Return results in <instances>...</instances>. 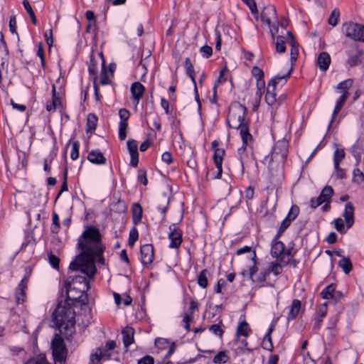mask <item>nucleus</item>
I'll list each match as a JSON object with an SVG mask.
<instances>
[{
	"label": "nucleus",
	"instance_id": "4468645a",
	"mask_svg": "<svg viewBox=\"0 0 364 364\" xmlns=\"http://www.w3.org/2000/svg\"><path fill=\"white\" fill-rule=\"evenodd\" d=\"M263 23L270 26L271 23L277 20V11L274 6L269 5L264 8L261 14Z\"/></svg>",
	"mask_w": 364,
	"mask_h": 364
},
{
	"label": "nucleus",
	"instance_id": "393cba45",
	"mask_svg": "<svg viewBox=\"0 0 364 364\" xmlns=\"http://www.w3.org/2000/svg\"><path fill=\"white\" fill-rule=\"evenodd\" d=\"M301 301L299 299H294L287 314V319L293 320L296 318L301 309Z\"/></svg>",
	"mask_w": 364,
	"mask_h": 364
},
{
	"label": "nucleus",
	"instance_id": "f257e3e1",
	"mask_svg": "<svg viewBox=\"0 0 364 364\" xmlns=\"http://www.w3.org/2000/svg\"><path fill=\"white\" fill-rule=\"evenodd\" d=\"M77 245L81 252L70 264L69 268L73 271H79L93 279L97 272L95 262L105 264V247L99 230L95 226H88L79 238Z\"/></svg>",
	"mask_w": 364,
	"mask_h": 364
},
{
	"label": "nucleus",
	"instance_id": "0e129e2a",
	"mask_svg": "<svg viewBox=\"0 0 364 364\" xmlns=\"http://www.w3.org/2000/svg\"><path fill=\"white\" fill-rule=\"evenodd\" d=\"M327 313V303H323L318 306V311L316 313L317 316L324 318Z\"/></svg>",
	"mask_w": 364,
	"mask_h": 364
},
{
	"label": "nucleus",
	"instance_id": "6e6552de",
	"mask_svg": "<svg viewBox=\"0 0 364 364\" xmlns=\"http://www.w3.org/2000/svg\"><path fill=\"white\" fill-rule=\"evenodd\" d=\"M170 232L168 239L171 242L168 245L170 248H178L182 243V231L176 227V224H171L169 226Z\"/></svg>",
	"mask_w": 364,
	"mask_h": 364
},
{
	"label": "nucleus",
	"instance_id": "6ab92c4d",
	"mask_svg": "<svg viewBox=\"0 0 364 364\" xmlns=\"http://www.w3.org/2000/svg\"><path fill=\"white\" fill-rule=\"evenodd\" d=\"M279 237L275 236L274 239L272 242V247H271V255L273 257L278 258L279 257L283 255L285 250L284 244L278 240Z\"/></svg>",
	"mask_w": 364,
	"mask_h": 364
},
{
	"label": "nucleus",
	"instance_id": "603ef678",
	"mask_svg": "<svg viewBox=\"0 0 364 364\" xmlns=\"http://www.w3.org/2000/svg\"><path fill=\"white\" fill-rule=\"evenodd\" d=\"M226 361H227V355H226L225 353L223 351H220L219 353H218L213 358V362H214V363H216V364L225 363H226Z\"/></svg>",
	"mask_w": 364,
	"mask_h": 364
},
{
	"label": "nucleus",
	"instance_id": "5701e85b",
	"mask_svg": "<svg viewBox=\"0 0 364 364\" xmlns=\"http://www.w3.org/2000/svg\"><path fill=\"white\" fill-rule=\"evenodd\" d=\"M87 159L95 164H104L106 162V159L103 154L99 150H92L89 152Z\"/></svg>",
	"mask_w": 364,
	"mask_h": 364
},
{
	"label": "nucleus",
	"instance_id": "79ce46f5",
	"mask_svg": "<svg viewBox=\"0 0 364 364\" xmlns=\"http://www.w3.org/2000/svg\"><path fill=\"white\" fill-rule=\"evenodd\" d=\"M139 238V233L136 228H133L129 235V245L133 247Z\"/></svg>",
	"mask_w": 364,
	"mask_h": 364
},
{
	"label": "nucleus",
	"instance_id": "9d476101",
	"mask_svg": "<svg viewBox=\"0 0 364 364\" xmlns=\"http://www.w3.org/2000/svg\"><path fill=\"white\" fill-rule=\"evenodd\" d=\"M119 116L121 119L119 124V139L123 141L127 137V129L128 127L127 121L129 118L130 113L127 109H120Z\"/></svg>",
	"mask_w": 364,
	"mask_h": 364
},
{
	"label": "nucleus",
	"instance_id": "f03ea898",
	"mask_svg": "<svg viewBox=\"0 0 364 364\" xmlns=\"http://www.w3.org/2000/svg\"><path fill=\"white\" fill-rule=\"evenodd\" d=\"M66 289L67 298L72 302L77 301L82 304H86L87 298L85 293L90 288L87 279L81 275H73L68 277L64 282Z\"/></svg>",
	"mask_w": 364,
	"mask_h": 364
},
{
	"label": "nucleus",
	"instance_id": "bf43d9fd",
	"mask_svg": "<svg viewBox=\"0 0 364 364\" xmlns=\"http://www.w3.org/2000/svg\"><path fill=\"white\" fill-rule=\"evenodd\" d=\"M36 55L40 58L41 66L43 68H44L45 65H46V62H45V56H44V50H43V46L41 43L38 44V50H37Z\"/></svg>",
	"mask_w": 364,
	"mask_h": 364
},
{
	"label": "nucleus",
	"instance_id": "4c0bfd02",
	"mask_svg": "<svg viewBox=\"0 0 364 364\" xmlns=\"http://www.w3.org/2000/svg\"><path fill=\"white\" fill-rule=\"evenodd\" d=\"M345 157V152L343 149H336L333 154V164L334 168H338L340 163L343 161Z\"/></svg>",
	"mask_w": 364,
	"mask_h": 364
},
{
	"label": "nucleus",
	"instance_id": "423d86ee",
	"mask_svg": "<svg viewBox=\"0 0 364 364\" xmlns=\"http://www.w3.org/2000/svg\"><path fill=\"white\" fill-rule=\"evenodd\" d=\"M51 350L54 363L65 364L67 355V349L61 336L55 334L51 341Z\"/></svg>",
	"mask_w": 364,
	"mask_h": 364
},
{
	"label": "nucleus",
	"instance_id": "4be33fe9",
	"mask_svg": "<svg viewBox=\"0 0 364 364\" xmlns=\"http://www.w3.org/2000/svg\"><path fill=\"white\" fill-rule=\"evenodd\" d=\"M331 64V57L327 52H322L317 58V65L321 71H326Z\"/></svg>",
	"mask_w": 364,
	"mask_h": 364
},
{
	"label": "nucleus",
	"instance_id": "f3484780",
	"mask_svg": "<svg viewBox=\"0 0 364 364\" xmlns=\"http://www.w3.org/2000/svg\"><path fill=\"white\" fill-rule=\"evenodd\" d=\"M28 279L24 277L18 284L15 293L16 303L23 304L26 300V290L27 289Z\"/></svg>",
	"mask_w": 364,
	"mask_h": 364
},
{
	"label": "nucleus",
	"instance_id": "0eeeda50",
	"mask_svg": "<svg viewBox=\"0 0 364 364\" xmlns=\"http://www.w3.org/2000/svg\"><path fill=\"white\" fill-rule=\"evenodd\" d=\"M343 31L346 37L355 41L364 43L363 25L353 22H348L343 25Z\"/></svg>",
	"mask_w": 364,
	"mask_h": 364
},
{
	"label": "nucleus",
	"instance_id": "ea45409f",
	"mask_svg": "<svg viewBox=\"0 0 364 364\" xmlns=\"http://www.w3.org/2000/svg\"><path fill=\"white\" fill-rule=\"evenodd\" d=\"M185 65H186V68L187 75L191 77L193 82L196 85L194 69H193L192 63L191 61V59L189 58H186Z\"/></svg>",
	"mask_w": 364,
	"mask_h": 364
},
{
	"label": "nucleus",
	"instance_id": "8fccbe9b",
	"mask_svg": "<svg viewBox=\"0 0 364 364\" xmlns=\"http://www.w3.org/2000/svg\"><path fill=\"white\" fill-rule=\"evenodd\" d=\"M340 16V13L337 9H334L330 17L328 18V22L330 25L336 26L338 23V20Z\"/></svg>",
	"mask_w": 364,
	"mask_h": 364
},
{
	"label": "nucleus",
	"instance_id": "b1692460",
	"mask_svg": "<svg viewBox=\"0 0 364 364\" xmlns=\"http://www.w3.org/2000/svg\"><path fill=\"white\" fill-rule=\"evenodd\" d=\"M134 331L132 327L127 326L122 331V341L126 348H128L134 342Z\"/></svg>",
	"mask_w": 364,
	"mask_h": 364
},
{
	"label": "nucleus",
	"instance_id": "c9c22d12",
	"mask_svg": "<svg viewBox=\"0 0 364 364\" xmlns=\"http://www.w3.org/2000/svg\"><path fill=\"white\" fill-rule=\"evenodd\" d=\"M338 266L342 268L346 274H348L352 270V263L349 258L343 257L338 262Z\"/></svg>",
	"mask_w": 364,
	"mask_h": 364
},
{
	"label": "nucleus",
	"instance_id": "69168bd1",
	"mask_svg": "<svg viewBox=\"0 0 364 364\" xmlns=\"http://www.w3.org/2000/svg\"><path fill=\"white\" fill-rule=\"evenodd\" d=\"M257 91L256 94L260 98L262 95V90L264 89V78L257 80Z\"/></svg>",
	"mask_w": 364,
	"mask_h": 364
},
{
	"label": "nucleus",
	"instance_id": "6e6d98bb",
	"mask_svg": "<svg viewBox=\"0 0 364 364\" xmlns=\"http://www.w3.org/2000/svg\"><path fill=\"white\" fill-rule=\"evenodd\" d=\"M291 223V222L290 221V220L284 218L279 228V230L277 234V237H279L282 235V234L289 228Z\"/></svg>",
	"mask_w": 364,
	"mask_h": 364
},
{
	"label": "nucleus",
	"instance_id": "f704fd0d",
	"mask_svg": "<svg viewBox=\"0 0 364 364\" xmlns=\"http://www.w3.org/2000/svg\"><path fill=\"white\" fill-rule=\"evenodd\" d=\"M7 60V51L6 49L5 43L4 41L2 35L0 33V64L4 68V65Z\"/></svg>",
	"mask_w": 364,
	"mask_h": 364
},
{
	"label": "nucleus",
	"instance_id": "a878e982",
	"mask_svg": "<svg viewBox=\"0 0 364 364\" xmlns=\"http://www.w3.org/2000/svg\"><path fill=\"white\" fill-rule=\"evenodd\" d=\"M110 358V355H107L105 353H102L100 348H97L94 353H92L90 358V364H101V360Z\"/></svg>",
	"mask_w": 364,
	"mask_h": 364
},
{
	"label": "nucleus",
	"instance_id": "1a4fd4ad",
	"mask_svg": "<svg viewBox=\"0 0 364 364\" xmlns=\"http://www.w3.org/2000/svg\"><path fill=\"white\" fill-rule=\"evenodd\" d=\"M347 63L350 67L360 65L363 60V51L357 46H353L347 51Z\"/></svg>",
	"mask_w": 364,
	"mask_h": 364
},
{
	"label": "nucleus",
	"instance_id": "39448f33",
	"mask_svg": "<svg viewBox=\"0 0 364 364\" xmlns=\"http://www.w3.org/2000/svg\"><path fill=\"white\" fill-rule=\"evenodd\" d=\"M291 72L292 68H290L286 75H276L268 82L265 96V100L268 105L272 106L277 103V95L275 92L276 86L280 82H282V85L284 84L287 79L291 76Z\"/></svg>",
	"mask_w": 364,
	"mask_h": 364
},
{
	"label": "nucleus",
	"instance_id": "c03bdc74",
	"mask_svg": "<svg viewBox=\"0 0 364 364\" xmlns=\"http://www.w3.org/2000/svg\"><path fill=\"white\" fill-rule=\"evenodd\" d=\"M353 181L358 183H360L364 181V173L359 168H355L353 170Z\"/></svg>",
	"mask_w": 364,
	"mask_h": 364
},
{
	"label": "nucleus",
	"instance_id": "a211bd4d",
	"mask_svg": "<svg viewBox=\"0 0 364 364\" xmlns=\"http://www.w3.org/2000/svg\"><path fill=\"white\" fill-rule=\"evenodd\" d=\"M225 154V150L223 149H215L214 151L213 160L216 168H218V173L215 176L216 178H220L222 176L223 172V160Z\"/></svg>",
	"mask_w": 364,
	"mask_h": 364
},
{
	"label": "nucleus",
	"instance_id": "774afa93",
	"mask_svg": "<svg viewBox=\"0 0 364 364\" xmlns=\"http://www.w3.org/2000/svg\"><path fill=\"white\" fill-rule=\"evenodd\" d=\"M137 364H154V359L151 355H145L138 360Z\"/></svg>",
	"mask_w": 364,
	"mask_h": 364
},
{
	"label": "nucleus",
	"instance_id": "aec40b11",
	"mask_svg": "<svg viewBox=\"0 0 364 364\" xmlns=\"http://www.w3.org/2000/svg\"><path fill=\"white\" fill-rule=\"evenodd\" d=\"M61 106V100L59 93L56 92L55 85L52 86V101L46 105V110L48 112H55V109Z\"/></svg>",
	"mask_w": 364,
	"mask_h": 364
},
{
	"label": "nucleus",
	"instance_id": "3c124183",
	"mask_svg": "<svg viewBox=\"0 0 364 364\" xmlns=\"http://www.w3.org/2000/svg\"><path fill=\"white\" fill-rule=\"evenodd\" d=\"M127 149L129 152V154H138V146L137 143L134 139H129L127 142Z\"/></svg>",
	"mask_w": 364,
	"mask_h": 364
},
{
	"label": "nucleus",
	"instance_id": "f8f14e48",
	"mask_svg": "<svg viewBox=\"0 0 364 364\" xmlns=\"http://www.w3.org/2000/svg\"><path fill=\"white\" fill-rule=\"evenodd\" d=\"M141 262L144 265H150L154 260V247L151 244H146L140 250Z\"/></svg>",
	"mask_w": 364,
	"mask_h": 364
},
{
	"label": "nucleus",
	"instance_id": "7c9ffc66",
	"mask_svg": "<svg viewBox=\"0 0 364 364\" xmlns=\"http://www.w3.org/2000/svg\"><path fill=\"white\" fill-rule=\"evenodd\" d=\"M209 271L206 269H203L198 275L197 282L198 284L202 288H206L208 284V277L209 276Z\"/></svg>",
	"mask_w": 364,
	"mask_h": 364
},
{
	"label": "nucleus",
	"instance_id": "c85d7f7f",
	"mask_svg": "<svg viewBox=\"0 0 364 364\" xmlns=\"http://www.w3.org/2000/svg\"><path fill=\"white\" fill-rule=\"evenodd\" d=\"M133 222L139 223L142 218V208L139 203H134L132 208Z\"/></svg>",
	"mask_w": 364,
	"mask_h": 364
},
{
	"label": "nucleus",
	"instance_id": "5fc2aeb1",
	"mask_svg": "<svg viewBox=\"0 0 364 364\" xmlns=\"http://www.w3.org/2000/svg\"><path fill=\"white\" fill-rule=\"evenodd\" d=\"M269 275L268 269H262L256 274L254 282H262L266 280L267 277Z\"/></svg>",
	"mask_w": 364,
	"mask_h": 364
},
{
	"label": "nucleus",
	"instance_id": "338daca9",
	"mask_svg": "<svg viewBox=\"0 0 364 364\" xmlns=\"http://www.w3.org/2000/svg\"><path fill=\"white\" fill-rule=\"evenodd\" d=\"M252 75L257 79H263L264 78V73L263 71L258 67L255 66L252 70Z\"/></svg>",
	"mask_w": 364,
	"mask_h": 364
},
{
	"label": "nucleus",
	"instance_id": "a19ab883",
	"mask_svg": "<svg viewBox=\"0 0 364 364\" xmlns=\"http://www.w3.org/2000/svg\"><path fill=\"white\" fill-rule=\"evenodd\" d=\"M52 226L50 228L51 232L53 233H58L60 230V225H59V217L58 215L55 213H53L52 215Z\"/></svg>",
	"mask_w": 364,
	"mask_h": 364
},
{
	"label": "nucleus",
	"instance_id": "20e7f679",
	"mask_svg": "<svg viewBox=\"0 0 364 364\" xmlns=\"http://www.w3.org/2000/svg\"><path fill=\"white\" fill-rule=\"evenodd\" d=\"M246 112L247 109L244 105L240 103L232 105L227 119L229 127L232 129H238L243 124H246L245 122Z\"/></svg>",
	"mask_w": 364,
	"mask_h": 364
},
{
	"label": "nucleus",
	"instance_id": "412c9836",
	"mask_svg": "<svg viewBox=\"0 0 364 364\" xmlns=\"http://www.w3.org/2000/svg\"><path fill=\"white\" fill-rule=\"evenodd\" d=\"M343 217L345 218L347 228H351L354 223V207L351 203H346Z\"/></svg>",
	"mask_w": 364,
	"mask_h": 364
},
{
	"label": "nucleus",
	"instance_id": "de8ad7c7",
	"mask_svg": "<svg viewBox=\"0 0 364 364\" xmlns=\"http://www.w3.org/2000/svg\"><path fill=\"white\" fill-rule=\"evenodd\" d=\"M299 213V207L296 205H294L290 208L289 213L285 218L289 219V220H290L291 222H292L298 216Z\"/></svg>",
	"mask_w": 364,
	"mask_h": 364
},
{
	"label": "nucleus",
	"instance_id": "2eb2a0df",
	"mask_svg": "<svg viewBox=\"0 0 364 364\" xmlns=\"http://www.w3.org/2000/svg\"><path fill=\"white\" fill-rule=\"evenodd\" d=\"M130 91L133 97V100L136 106L138 105L140 100L144 96L145 87L139 82H135L132 84Z\"/></svg>",
	"mask_w": 364,
	"mask_h": 364
},
{
	"label": "nucleus",
	"instance_id": "864d4df0",
	"mask_svg": "<svg viewBox=\"0 0 364 364\" xmlns=\"http://www.w3.org/2000/svg\"><path fill=\"white\" fill-rule=\"evenodd\" d=\"M269 274L273 273L278 275L281 273V266L278 263L271 262L267 268Z\"/></svg>",
	"mask_w": 364,
	"mask_h": 364
},
{
	"label": "nucleus",
	"instance_id": "13d9d810",
	"mask_svg": "<svg viewBox=\"0 0 364 364\" xmlns=\"http://www.w3.org/2000/svg\"><path fill=\"white\" fill-rule=\"evenodd\" d=\"M250 9L252 14H257V4L255 0H242Z\"/></svg>",
	"mask_w": 364,
	"mask_h": 364
},
{
	"label": "nucleus",
	"instance_id": "bb28decb",
	"mask_svg": "<svg viewBox=\"0 0 364 364\" xmlns=\"http://www.w3.org/2000/svg\"><path fill=\"white\" fill-rule=\"evenodd\" d=\"M240 129V134L244 144H249L252 141V136L250 133V129L247 124H243L241 127H238Z\"/></svg>",
	"mask_w": 364,
	"mask_h": 364
},
{
	"label": "nucleus",
	"instance_id": "9b49d317",
	"mask_svg": "<svg viewBox=\"0 0 364 364\" xmlns=\"http://www.w3.org/2000/svg\"><path fill=\"white\" fill-rule=\"evenodd\" d=\"M288 142L287 141H279L275 145L272 154V159L281 160L284 161L287 157Z\"/></svg>",
	"mask_w": 364,
	"mask_h": 364
},
{
	"label": "nucleus",
	"instance_id": "58836bf2",
	"mask_svg": "<svg viewBox=\"0 0 364 364\" xmlns=\"http://www.w3.org/2000/svg\"><path fill=\"white\" fill-rule=\"evenodd\" d=\"M333 193V188L331 186H327L322 190L318 198L321 200H323V203L329 202Z\"/></svg>",
	"mask_w": 364,
	"mask_h": 364
},
{
	"label": "nucleus",
	"instance_id": "e2e57ef3",
	"mask_svg": "<svg viewBox=\"0 0 364 364\" xmlns=\"http://www.w3.org/2000/svg\"><path fill=\"white\" fill-rule=\"evenodd\" d=\"M334 226L336 230L339 232H345L343 220L341 218H337L334 220Z\"/></svg>",
	"mask_w": 364,
	"mask_h": 364
},
{
	"label": "nucleus",
	"instance_id": "473e14b6",
	"mask_svg": "<svg viewBox=\"0 0 364 364\" xmlns=\"http://www.w3.org/2000/svg\"><path fill=\"white\" fill-rule=\"evenodd\" d=\"M250 328L246 321H241L237 328V336L247 337L249 336Z\"/></svg>",
	"mask_w": 364,
	"mask_h": 364
},
{
	"label": "nucleus",
	"instance_id": "e433bc0d",
	"mask_svg": "<svg viewBox=\"0 0 364 364\" xmlns=\"http://www.w3.org/2000/svg\"><path fill=\"white\" fill-rule=\"evenodd\" d=\"M336 284H331L328 285L325 289H323L321 292V296L323 299L330 300L333 294L334 290L336 289Z\"/></svg>",
	"mask_w": 364,
	"mask_h": 364
},
{
	"label": "nucleus",
	"instance_id": "680f3d73",
	"mask_svg": "<svg viewBox=\"0 0 364 364\" xmlns=\"http://www.w3.org/2000/svg\"><path fill=\"white\" fill-rule=\"evenodd\" d=\"M200 51L202 55L206 58H208L211 56L213 53V49L209 46H203L200 48Z\"/></svg>",
	"mask_w": 364,
	"mask_h": 364
},
{
	"label": "nucleus",
	"instance_id": "052dcab7",
	"mask_svg": "<svg viewBox=\"0 0 364 364\" xmlns=\"http://www.w3.org/2000/svg\"><path fill=\"white\" fill-rule=\"evenodd\" d=\"M209 330L213 332L214 334L222 336L223 333V331L221 329V326L220 323L213 324L210 326Z\"/></svg>",
	"mask_w": 364,
	"mask_h": 364
},
{
	"label": "nucleus",
	"instance_id": "ddd939ff",
	"mask_svg": "<svg viewBox=\"0 0 364 364\" xmlns=\"http://www.w3.org/2000/svg\"><path fill=\"white\" fill-rule=\"evenodd\" d=\"M287 43L291 46L290 60L291 66L296 61L299 55V43L296 41L291 32H287ZM291 68L293 69L292 67Z\"/></svg>",
	"mask_w": 364,
	"mask_h": 364
},
{
	"label": "nucleus",
	"instance_id": "a18cd8bd",
	"mask_svg": "<svg viewBox=\"0 0 364 364\" xmlns=\"http://www.w3.org/2000/svg\"><path fill=\"white\" fill-rule=\"evenodd\" d=\"M24 364H50L48 363L45 356H38L35 358H31L28 360Z\"/></svg>",
	"mask_w": 364,
	"mask_h": 364
},
{
	"label": "nucleus",
	"instance_id": "37998d69",
	"mask_svg": "<svg viewBox=\"0 0 364 364\" xmlns=\"http://www.w3.org/2000/svg\"><path fill=\"white\" fill-rule=\"evenodd\" d=\"M353 81L350 79L344 80L341 82H340L337 88L341 91H343V93H348V89L352 86Z\"/></svg>",
	"mask_w": 364,
	"mask_h": 364
},
{
	"label": "nucleus",
	"instance_id": "cd10ccee",
	"mask_svg": "<svg viewBox=\"0 0 364 364\" xmlns=\"http://www.w3.org/2000/svg\"><path fill=\"white\" fill-rule=\"evenodd\" d=\"M251 262L252 264L249 268L250 279L254 282L256 274L258 273V268L257 267V255L255 252H251Z\"/></svg>",
	"mask_w": 364,
	"mask_h": 364
},
{
	"label": "nucleus",
	"instance_id": "dca6fc26",
	"mask_svg": "<svg viewBox=\"0 0 364 364\" xmlns=\"http://www.w3.org/2000/svg\"><path fill=\"white\" fill-rule=\"evenodd\" d=\"M155 345L159 349L168 348V351L165 355V358H168L176 349V345L173 342L171 343L167 339L163 338H159L155 340Z\"/></svg>",
	"mask_w": 364,
	"mask_h": 364
},
{
	"label": "nucleus",
	"instance_id": "7ed1b4c3",
	"mask_svg": "<svg viewBox=\"0 0 364 364\" xmlns=\"http://www.w3.org/2000/svg\"><path fill=\"white\" fill-rule=\"evenodd\" d=\"M73 304V302L67 298L64 301H59L53 313V320L59 329L69 330L74 328L75 320Z\"/></svg>",
	"mask_w": 364,
	"mask_h": 364
},
{
	"label": "nucleus",
	"instance_id": "72a5a7b5",
	"mask_svg": "<svg viewBox=\"0 0 364 364\" xmlns=\"http://www.w3.org/2000/svg\"><path fill=\"white\" fill-rule=\"evenodd\" d=\"M287 43V38L285 37L279 36L276 38L275 48L276 50L279 53H284L286 51L285 44Z\"/></svg>",
	"mask_w": 364,
	"mask_h": 364
},
{
	"label": "nucleus",
	"instance_id": "4d7b16f0",
	"mask_svg": "<svg viewBox=\"0 0 364 364\" xmlns=\"http://www.w3.org/2000/svg\"><path fill=\"white\" fill-rule=\"evenodd\" d=\"M48 261H49V263L50 264V265L53 268L58 269L59 268V263H60L59 258L57 256L53 255L51 252L48 255Z\"/></svg>",
	"mask_w": 364,
	"mask_h": 364
},
{
	"label": "nucleus",
	"instance_id": "2f4dec72",
	"mask_svg": "<svg viewBox=\"0 0 364 364\" xmlns=\"http://www.w3.org/2000/svg\"><path fill=\"white\" fill-rule=\"evenodd\" d=\"M97 117L95 114H89L87 118V132H92L95 130L97 127Z\"/></svg>",
	"mask_w": 364,
	"mask_h": 364
},
{
	"label": "nucleus",
	"instance_id": "49530a36",
	"mask_svg": "<svg viewBox=\"0 0 364 364\" xmlns=\"http://www.w3.org/2000/svg\"><path fill=\"white\" fill-rule=\"evenodd\" d=\"M299 213V207L296 205H294L290 208L289 213L285 218L289 219V220H290L291 222H292L298 216Z\"/></svg>",
	"mask_w": 364,
	"mask_h": 364
},
{
	"label": "nucleus",
	"instance_id": "09e8293b",
	"mask_svg": "<svg viewBox=\"0 0 364 364\" xmlns=\"http://www.w3.org/2000/svg\"><path fill=\"white\" fill-rule=\"evenodd\" d=\"M80 144L78 141L72 142V150L70 152V158L73 160H76L79 156Z\"/></svg>",
	"mask_w": 364,
	"mask_h": 364
},
{
	"label": "nucleus",
	"instance_id": "c756f323",
	"mask_svg": "<svg viewBox=\"0 0 364 364\" xmlns=\"http://www.w3.org/2000/svg\"><path fill=\"white\" fill-rule=\"evenodd\" d=\"M348 95L349 93H343V95L341 96L340 99L338 100L336 105V107L334 108V110H333V116H332V119L331 120V123L333 122L334 118L336 117V114L340 112V110L341 109V108L343 107L344 103L346 102V101L347 100L348 97ZM331 124H330L331 125Z\"/></svg>",
	"mask_w": 364,
	"mask_h": 364
}]
</instances>
